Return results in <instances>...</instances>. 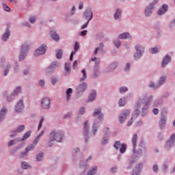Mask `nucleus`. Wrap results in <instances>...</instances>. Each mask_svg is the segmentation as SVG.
Returning <instances> with one entry per match:
<instances>
[{"label":"nucleus","mask_w":175,"mask_h":175,"mask_svg":"<svg viewBox=\"0 0 175 175\" xmlns=\"http://www.w3.org/2000/svg\"><path fill=\"white\" fill-rule=\"evenodd\" d=\"M21 166H22L23 169H29V164L27 162H23L21 163Z\"/></svg>","instance_id":"nucleus-37"},{"label":"nucleus","mask_w":175,"mask_h":175,"mask_svg":"<svg viewBox=\"0 0 175 175\" xmlns=\"http://www.w3.org/2000/svg\"><path fill=\"white\" fill-rule=\"evenodd\" d=\"M169 9V6L166 4H163L162 8H160L158 11L159 16H162V14H165V12H167V10Z\"/></svg>","instance_id":"nucleus-14"},{"label":"nucleus","mask_w":175,"mask_h":175,"mask_svg":"<svg viewBox=\"0 0 175 175\" xmlns=\"http://www.w3.org/2000/svg\"><path fill=\"white\" fill-rule=\"evenodd\" d=\"M51 103V100L49 98H44L41 103L42 107L43 109H49Z\"/></svg>","instance_id":"nucleus-10"},{"label":"nucleus","mask_w":175,"mask_h":175,"mask_svg":"<svg viewBox=\"0 0 175 175\" xmlns=\"http://www.w3.org/2000/svg\"><path fill=\"white\" fill-rule=\"evenodd\" d=\"M174 140H175V135L173 134L172 135H171L170 140H168L165 144L166 148H169L172 147V146H174Z\"/></svg>","instance_id":"nucleus-12"},{"label":"nucleus","mask_w":175,"mask_h":175,"mask_svg":"<svg viewBox=\"0 0 175 175\" xmlns=\"http://www.w3.org/2000/svg\"><path fill=\"white\" fill-rule=\"evenodd\" d=\"M24 110V102L23 100H20L15 107V111L17 113H21Z\"/></svg>","instance_id":"nucleus-9"},{"label":"nucleus","mask_w":175,"mask_h":175,"mask_svg":"<svg viewBox=\"0 0 175 175\" xmlns=\"http://www.w3.org/2000/svg\"><path fill=\"white\" fill-rule=\"evenodd\" d=\"M73 93V90L72 88L67 89L66 94V99L67 100H69L70 99L71 94Z\"/></svg>","instance_id":"nucleus-26"},{"label":"nucleus","mask_w":175,"mask_h":175,"mask_svg":"<svg viewBox=\"0 0 175 175\" xmlns=\"http://www.w3.org/2000/svg\"><path fill=\"white\" fill-rule=\"evenodd\" d=\"M152 102V96L147 97V94H143L135 105L136 109H148V105Z\"/></svg>","instance_id":"nucleus-1"},{"label":"nucleus","mask_w":175,"mask_h":175,"mask_svg":"<svg viewBox=\"0 0 175 175\" xmlns=\"http://www.w3.org/2000/svg\"><path fill=\"white\" fill-rule=\"evenodd\" d=\"M131 68V64L129 63H128L126 65V67L124 68V70H126V72H128V70H129V69Z\"/></svg>","instance_id":"nucleus-52"},{"label":"nucleus","mask_w":175,"mask_h":175,"mask_svg":"<svg viewBox=\"0 0 175 175\" xmlns=\"http://www.w3.org/2000/svg\"><path fill=\"white\" fill-rule=\"evenodd\" d=\"M89 14H90V18H89L88 20L86 23H85L84 25H83L81 26V29H85V28H87V27H88V24H90V21L92 20V18L94 17V14L93 13L89 12Z\"/></svg>","instance_id":"nucleus-21"},{"label":"nucleus","mask_w":175,"mask_h":175,"mask_svg":"<svg viewBox=\"0 0 175 175\" xmlns=\"http://www.w3.org/2000/svg\"><path fill=\"white\" fill-rule=\"evenodd\" d=\"M114 148L116 150H120V154H124V152L126 151V144H121V142L120 141H117L115 142Z\"/></svg>","instance_id":"nucleus-3"},{"label":"nucleus","mask_w":175,"mask_h":175,"mask_svg":"<svg viewBox=\"0 0 175 175\" xmlns=\"http://www.w3.org/2000/svg\"><path fill=\"white\" fill-rule=\"evenodd\" d=\"M3 7L5 12H10L12 10L6 3H3Z\"/></svg>","instance_id":"nucleus-41"},{"label":"nucleus","mask_w":175,"mask_h":175,"mask_svg":"<svg viewBox=\"0 0 175 175\" xmlns=\"http://www.w3.org/2000/svg\"><path fill=\"white\" fill-rule=\"evenodd\" d=\"M174 24H175V19H174V20L172 21V23H171V24H170V27H173V25H174Z\"/></svg>","instance_id":"nucleus-64"},{"label":"nucleus","mask_w":175,"mask_h":175,"mask_svg":"<svg viewBox=\"0 0 175 175\" xmlns=\"http://www.w3.org/2000/svg\"><path fill=\"white\" fill-rule=\"evenodd\" d=\"M150 88H158L159 86L155 85L154 83L150 85Z\"/></svg>","instance_id":"nucleus-62"},{"label":"nucleus","mask_w":175,"mask_h":175,"mask_svg":"<svg viewBox=\"0 0 175 175\" xmlns=\"http://www.w3.org/2000/svg\"><path fill=\"white\" fill-rule=\"evenodd\" d=\"M135 49H136L137 53L134 55V57L135 58V59H139V58H140L143 55L144 49L140 45H137L135 46Z\"/></svg>","instance_id":"nucleus-6"},{"label":"nucleus","mask_w":175,"mask_h":175,"mask_svg":"<svg viewBox=\"0 0 175 175\" xmlns=\"http://www.w3.org/2000/svg\"><path fill=\"white\" fill-rule=\"evenodd\" d=\"M43 121H44V118H42L41 120H40L39 124H38V131L42 128V124H43Z\"/></svg>","instance_id":"nucleus-45"},{"label":"nucleus","mask_w":175,"mask_h":175,"mask_svg":"<svg viewBox=\"0 0 175 175\" xmlns=\"http://www.w3.org/2000/svg\"><path fill=\"white\" fill-rule=\"evenodd\" d=\"M81 73L83 75V77L81 79V81H84L85 79H87V72L85 69L82 70Z\"/></svg>","instance_id":"nucleus-33"},{"label":"nucleus","mask_w":175,"mask_h":175,"mask_svg":"<svg viewBox=\"0 0 175 175\" xmlns=\"http://www.w3.org/2000/svg\"><path fill=\"white\" fill-rule=\"evenodd\" d=\"M14 144V141L11 140L9 143H8V147H12V145Z\"/></svg>","instance_id":"nucleus-59"},{"label":"nucleus","mask_w":175,"mask_h":175,"mask_svg":"<svg viewBox=\"0 0 175 175\" xmlns=\"http://www.w3.org/2000/svg\"><path fill=\"white\" fill-rule=\"evenodd\" d=\"M95 98H96V92L93 90L88 97V102H92V100H95Z\"/></svg>","instance_id":"nucleus-18"},{"label":"nucleus","mask_w":175,"mask_h":175,"mask_svg":"<svg viewBox=\"0 0 175 175\" xmlns=\"http://www.w3.org/2000/svg\"><path fill=\"white\" fill-rule=\"evenodd\" d=\"M51 81H52V84H55V83H58V79L55 78H52Z\"/></svg>","instance_id":"nucleus-55"},{"label":"nucleus","mask_w":175,"mask_h":175,"mask_svg":"<svg viewBox=\"0 0 175 175\" xmlns=\"http://www.w3.org/2000/svg\"><path fill=\"white\" fill-rule=\"evenodd\" d=\"M51 36L55 41L59 40V35H58V33H57V32H55V31H51Z\"/></svg>","instance_id":"nucleus-23"},{"label":"nucleus","mask_w":175,"mask_h":175,"mask_svg":"<svg viewBox=\"0 0 175 175\" xmlns=\"http://www.w3.org/2000/svg\"><path fill=\"white\" fill-rule=\"evenodd\" d=\"M79 49H80V45L79 44L78 42H76L75 44V51L76 53V51H79Z\"/></svg>","instance_id":"nucleus-47"},{"label":"nucleus","mask_w":175,"mask_h":175,"mask_svg":"<svg viewBox=\"0 0 175 175\" xmlns=\"http://www.w3.org/2000/svg\"><path fill=\"white\" fill-rule=\"evenodd\" d=\"M83 6H84V4H83V3H81L79 4V9L80 10H81V9H83Z\"/></svg>","instance_id":"nucleus-63"},{"label":"nucleus","mask_w":175,"mask_h":175,"mask_svg":"<svg viewBox=\"0 0 175 175\" xmlns=\"http://www.w3.org/2000/svg\"><path fill=\"white\" fill-rule=\"evenodd\" d=\"M114 17L116 20H118V18L121 17V10L120 9L116 10V13L114 14Z\"/></svg>","instance_id":"nucleus-30"},{"label":"nucleus","mask_w":175,"mask_h":175,"mask_svg":"<svg viewBox=\"0 0 175 175\" xmlns=\"http://www.w3.org/2000/svg\"><path fill=\"white\" fill-rule=\"evenodd\" d=\"M150 51L151 54H157V53H158V48H157V47L151 48L150 49Z\"/></svg>","instance_id":"nucleus-39"},{"label":"nucleus","mask_w":175,"mask_h":175,"mask_svg":"<svg viewBox=\"0 0 175 175\" xmlns=\"http://www.w3.org/2000/svg\"><path fill=\"white\" fill-rule=\"evenodd\" d=\"M95 123H94L93 124V133L94 135H95V133H96V132H98V129H95Z\"/></svg>","instance_id":"nucleus-58"},{"label":"nucleus","mask_w":175,"mask_h":175,"mask_svg":"<svg viewBox=\"0 0 175 175\" xmlns=\"http://www.w3.org/2000/svg\"><path fill=\"white\" fill-rule=\"evenodd\" d=\"M19 92H21V87H17L14 90L13 95H17Z\"/></svg>","instance_id":"nucleus-38"},{"label":"nucleus","mask_w":175,"mask_h":175,"mask_svg":"<svg viewBox=\"0 0 175 175\" xmlns=\"http://www.w3.org/2000/svg\"><path fill=\"white\" fill-rule=\"evenodd\" d=\"M126 91H128V88H126V87L121 88L120 89V94H124V93L126 92Z\"/></svg>","instance_id":"nucleus-43"},{"label":"nucleus","mask_w":175,"mask_h":175,"mask_svg":"<svg viewBox=\"0 0 175 175\" xmlns=\"http://www.w3.org/2000/svg\"><path fill=\"white\" fill-rule=\"evenodd\" d=\"M70 66H69V64L66 63L65 64V70L66 72H69V70H70Z\"/></svg>","instance_id":"nucleus-51"},{"label":"nucleus","mask_w":175,"mask_h":175,"mask_svg":"<svg viewBox=\"0 0 175 175\" xmlns=\"http://www.w3.org/2000/svg\"><path fill=\"white\" fill-rule=\"evenodd\" d=\"M62 54H63L62 50L59 49V50L57 51V53H56V57H57V58H58L59 59H61V58H62Z\"/></svg>","instance_id":"nucleus-32"},{"label":"nucleus","mask_w":175,"mask_h":175,"mask_svg":"<svg viewBox=\"0 0 175 175\" xmlns=\"http://www.w3.org/2000/svg\"><path fill=\"white\" fill-rule=\"evenodd\" d=\"M139 114H140V111H139V109H135V111H134L133 114V117L131 118V120H129L127 123V126H131L133 124L132 120L137 118L139 117Z\"/></svg>","instance_id":"nucleus-11"},{"label":"nucleus","mask_w":175,"mask_h":175,"mask_svg":"<svg viewBox=\"0 0 175 175\" xmlns=\"http://www.w3.org/2000/svg\"><path fill=\"white\" fill-rule=\"evenodd\" d=\"M25 129V125H21L17 128V129H16V131H15V132H23V131H24Z\"/></svg>","instance_id":"nucleus-36"},{"label":"nucleus","mask_w":175,"mask_h":175,"mask_svg":"<svg viewBox=\"0 0 175 175\" xmlns=\"http://www.w3.org/2000/svg\"><path fill=\"white\" fill-rule=\"evenodd\" d=\"M64 136V133L61 131H53L51 133L50 140L49 143V146H53V142H62V137Z\"/></svg>","instance_id":"nucleus-2"},{"label":"nucleus","mask_w":175,"mask_h":175,"mask_svg":"<svg viewBox=\"0 0 175 175\" xmlns=\"http://www.w3.org/2000/svg\"><path fill=\"white\" fill-rule=\"evenodd\" d=\"M77 90L78 91L79 93L80 92H84V91H85V90H87V83H83L81 85H79L77 88Z\"/></svg>","instance_id":"nucleus-17"},{"label":"nucleus","mask_w":175,"mask_h":175,"mask_svg":"<svg viewBox=\"0 0 175 175\" xmlns=\"http://www.w3.org/2000/svg\"><path fill=\"white\" fill-rule=\"evenodd\" d=\"M79 113L80 114H84V113H85V109L84 108H81L80 110H79Z\"/></svg>","instance_id":"nucleus-56"},{"label":"nucleus","mask_w":175,"mask_h":175,"mask_svg":"<svg viewBox=\"0 0 175 175\" xmlns=\"http://www.w3.org/2000/svg\"><path fill=\"white\" fill-rule=\"evenodd\" d=\"M165 124H166V118H162L159 122L160 128H163Z\"/></svg>","instance_id":"nucleus-29"},{"label":"nucleus","mask_w":175,"mask_h":175,"mask_svg":"<svg viewBox=\"0 0 175 175\" xmlns=\"http://www.w3.org/2000/svg\"><path fill=\"white\" fill-rule=\"evenodd\" d=\"M166 81V77H162L160 78V80L159 81V87H161L163 83Z\"/></svg>","instance_id":"nucleus-34"},{"label":"nucleus","mask_w":175,"mask_h":175,"mask_svg":"<svg viewBox=\"0 0 175 175\" xmlns=\"http://www.w3.org/2000/svg\"><path fill=\"white\" fill-rule=\"evenodd\" d=\"M90 13H92V12H91V9H88L84 13L85 18H88V20L91 18V16H90Z\"/></svg>","instance_id":"nucleus-28"},{"label":"nucleus","mask_w":175,"mask_h":175,"mask_svg":"<svg viewBox=\"0 0 175 175\" xmlns=\"http://www.w3.org/2000/svg\"><path fill=\"white\" fill-rule=\"evenodd\" d=\"M162 169L163 172H166V170H167V165H163Z\"/></svg>","instance_id":"nucleus-60"},{"label":"nucleus","mask_w":175,"mask_h":175,"mask_svg":"<svg viewBox=\"0 0 175 175\" xmlns=\"http://www.w3.org/2000/svg\"><path fill=\"white\" fill-rule=\"evenodd\" d=\"M114 44L116 47H120L121 46V42L120 40L115 41Z\"/></svg>","instance_id":"nucleus-49"},{"label":"nucleus","mask_w":175,"mask_h":175,"mask_svg":"<svg viewBox=\"0 0 175 175\" xmlns=\"http://www.w3.org/2000/svg\"><path fill=\"white\" fill-rule=\"evenodd\" d=\"M129 114H131V111L128 109H125L123 111L122 115L119 117V121L120 124H124V122L126 121V119L129 116Z\"/></svg>","instance_id":"nucleus-4"},{"label":"nucleus","mask_w":175,"mask_h":175,"mask_svg":"<svg viewBox=\"0 0 175 175\" xmlns=\"http://www.w3.org/2000/svg\"><path fill=\"white\" fill-rule=\"evenodd\" d=\"M7 111L8 110H6L5 108H3L0 111V122L3 120V119L5 118V116H6Z\"/></svg>","instance_id":"nucleus-22"},{"label":"nucleus","mask_w":175,"mask_h":175,"mask_svg":"<svg viewBox=\"0 0 175 175\" xmlns=\"http://www.w3.org/2000/svg\"><path fill=\"white\" fill-rule=\"evenodd\" d=\"M83 128H84V133H88V121L85 122L83 124Z\"/></svg>","instance_id":"nucleus-35"},{"label":"nucleus","mask_w":175,"mask_h":175,"mask_svg":"<svg viewBox=\"0 0 175 175\" xmlns=\"http://www.w3.org/2000/svg\"><path fill=\"white\" fill-rule=\"evenodd\" d=\"M87 32H88V31L87 30H83L81 32V36H85V35H87Z\"/></svg>","instance_id":"nucleus-53"},{"label":"nucleus","mask_w":175,"mask_h":175,"mask_svg":"<svg viewBox=\"0 0 175 175\" xmlns=\"http://www.w3.org/2000/svg\"><path fill=\"white\" fill-rule=\"evenodd\" d=\"M96 170H98V167L95 166L90 170L87 175H94L96 173Z\"/></svg>","instance_id":"nucleus-27"},{"label":"nucleus","mask_w":175,"mask_h":175,"mask_svg":"<svg viewBox=\"0 0 175 175\" xmlns=\"http://www.w3.org/2000/svg\"><path fill=\"white\" fill-rule=\"evenodd\" d=\"M42 158H43V152H40L38 155H37V161L39 162L40 161H42Z\"/></svg>","instance_id":"nucleus-40"},{"label":"nucleus","mask_w":175,"mask_h":175,"mask_svg":"<svg viewBox=\"0 0 175 175\" xmlns=\"http://www.w3.org/2000/svg\"><path fill=\"white\" fill-rule=\"evenodd\" d=\"M93 116L94 117L98 116V120H100V121L103 120V113H102V112L100 111V109H95L93 113Z\"/></svg>","instance_id":"nucleus-13"},{"label":"nucleus","mask_w":175,"mask_h":175,"mask_svg":"<svg viewBox=\"0 0 175 175\" xmlns=\"http://www.w3.org/2000/svg\"><path fill=\"white\" fill-rule=\"evenodd\" d=\"M153 170H154V172H155V173H158V172L159 171V167H158L157 165H154Z\"/></svg>","instance_id":"nucleus-46"},{"label":"nucleus","mask_w":175,"mask_h":175,"mask_svg":"<svg viewBox=\"0 0 175 175\" xmlns=\"http://www.w3.org/2000/svg\"><path fill=\"white\" fill-rule=\"evenodd\" d=\"M132 143L133 146V151L135 152V148H136V146L137 145V135L134 134L133 137H132Z\"/></svg>","instance_id":"nucleus-20"},{"label":"nucleus","mask_w":175,"mask_h":175,"mask_svg":"<svg viewBox=\"0 0 175 175\" xmlns=\"http://www.w3.org/2000/svg\"><path fill=\"white\" fill-rule=\"evenodd\" d=\"M41 136H42V135H39L36 138V139H35L34 142H33L34 146H36V144H38V142H39V140H40Z\"/></svg>","instance_id":"nucleus-44"},{"label":"nucleus","mask_w":175,"mask_h":175,"mask_svg":"<svg viewBox=\"0 0 175 175\" xmlns=\"http://www.w3.org/2000/svg\"><path fill=\"white\" fill-rule=\"evenodd\" d=\"M172 61V59L170 58V55H166L162 62L161 66L162 68H165L166 65H167V64H169V62H170Z\"/></svg>","instance_id":"nucleus-16"},{"label":"nucleus","mask_w":175,"mask_h":175,"mask_svg":"<svg viewBox=\"0 0 175 175\" xmlns=\"http://www.w3.org/2000/svg\"><path fill=\"white\" fill-rule=\"evenodd\" d=\"M158 3V1L155 0L153 1V3H150L145 10V15L146 17H148V16H151V13H152V10L154 9V6Z\"/></svg>","instance_id":"nucleus-5"},{"label":"nucleus","mask_w":175,"mask_h":175,"mask_svg":"<svg viewBox=\"0 0 175 175\" xmlns=\"http://www.w3.org/2000/svg\"><path fill=\"white\" fill-rule=\"evenodd\" d=\"M59 66V64L57 62H55L52 64L48 68L47 72H53L55 68H58Z\"/></svg>","instance_id":"nucleus-19"},{"label":"nucleus","mask_w":175,"mask_h":175,"mask_svg":"<svg viewBox=\"0 0 175 175\" xmlns=\"http://www.w3.org/2000/svg\"><path fill=\"white\" fill-rule=\"evenodd\" d=\"M158 113H159V110L158 109H157V108H154L153 109V113L157 115V114H158Z\"/></svg>","instance_id":"nucleus-57"},{"label":"nucleus","mask_w":175,"mask_h":175,"mask_svg":"<svg viewBox=\"0 0 175 175\" xmlns=\"http://www.w3.org/2000/svg\"><path fill=\"white\" fill-rule=\"evenodd\" d=\"M31 136V131H27L26 133L24 134L23 138H22V142H24V140H27L28 137Z\"/></svg>","instance_id":"nucleus-31"},{"label":"nucleus","mask_w":175,"mask_h":175,"mask_svg":"<svg viewBox=\"0 0 175 175\" xmlns=\"http://www.w3.org/2000/svg\"><path fill=\"white\" fill-rule=\"evenodd\" d=\"M46 53V46L44 45H42L37 50L35 51L34 55L36 57H39V55H42Z\"/></svg>","instance_id":"nucleus-8"},{"label":"nucleus","mask_w":175,"mask_h":175,"mask_svg":"<svg viewBox=\"0 0 175 175\" xmlns=\"http://www.w3.org/2000/svg\"><path fill=\"white\" fill-rule=\"evenodd\" d=\"M35 148V145H29L27 148H26V152H22L21 154L20 158H24L25 157H27V154L29 151H32Z\"/></svg>","instance_id":"nucleus-15"},{"label":"nucleus","mask_w":175,"mask_h":175,"mask_svg":"<svg viewBox=\"0 0 175 175\" xmlns=\"http://www.w3.org/2000/svg\"><path fill=\"white\" fill-rule=\"evenodd\" d=\"M10 36V31H9V29H6L5 33L3 35L2 39L5 42V40H8L9 39V37Z\"/></svg>","instance_id":"nucleus-24"},{"label":"nucleus","mask_w":175,"mask_h":175,"mask_svg":"<svg viewBox=\"0 0 175 175\" xmlns=\"http://www.w3.org/2000/svg\"><path fill=\"white\" fill-rule=\"evenodd\" d=\"M119 106H125V98H120V99Z\"/></svg>","instance_id":"nucleus-42"},{"label":"nucleus","mask_w":175,"mask_h":175,"mask_svg":"<svg viewBox=\"0 0 175 175\" xmlns=\"http://www.w3.org/2000/svg\"><path fill=\"white\" fill-rule=\"evenodd\" d=\"M36 21V18L34 16H31L29 18V22L31 23V24H33Z\"/></svg>","instance_id":"nucleus-48"},{"label":"nucleus","mask_w":175,"mask_h":175,"mask_svg":"<svg viewBox=\"0 0 175 175\" xmlns=\"http://www.w3.org/2000/svg\"><path fill=\"white\" fill-rule=\"evenodd\" d=\"M39 85H40V87H44V81L43 80H40V81H39Z\"/></svg>","instance_id":"nucleus-54"},{"label":"nucleus","mask_w":175,"mask_h":175,"mask_svg":"<svg viewBox=\"0 0 175 175\" xmlns=\"http://www.w3.org/2000/svg\"><path fill=\"white\" fill-rule=\"evenodd\" d=\"M117 68V64H113L111 66H109V69H112V70H114Z\"/></svg>","instance_id":"nucleus-50"},{"label":"nucleus","mask_w":175,"mask_h":175,"mask_svg":"<svg viewBox=\"0 0 175 175\" xmlns=\"http://www.w3.org/2000/svg\"><path fill=\"white\" fill-rule=\"evenodd\" d=\"M76 66H77V60H75L73 63V69H76Z\"/></svg>","instance_id":"nucleus-61"},{"label":"nucleus","mask_w":175,"mask_h":175,"mask_svg":"<svg viewBox=\"0 0 175 175\" xmlns=\"http://www.w3.org/2000/svg\"><path fill=\"white\" fill-rule=\"evenodd\" d=\"M119 38L120 39H129V38H131V34H129V33H128V32L123 33L119 36Z\"/></svg>","instance_id":"nucleus-25"},{"label":"nucleus","mask_w":175,"mask_h":175,"mask_svg":"<svg viewBox=\"0 0 175 175\" xmlns=\"http://www.w3.org/2000/svg\"><path fill=\"white\" fill-rule=\"evenodd\" d=\"M27 52H28V46L23 45L22 49H21V55L19 56L20 61H22V59H24V58H25V56L27 55Z\"/></svg>","instance_id":"nucleus-7"}]
</instances>
